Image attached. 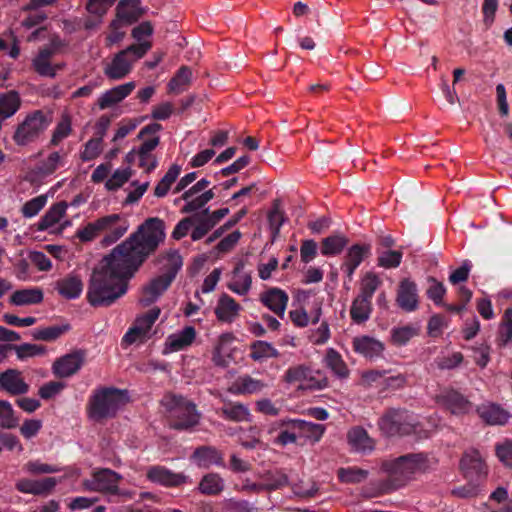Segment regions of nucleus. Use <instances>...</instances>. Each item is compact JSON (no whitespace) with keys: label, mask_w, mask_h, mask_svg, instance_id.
<instances>
[{"label":"nucleus","mask_w":512,"mask_h":512,"mask_svg":"<svg viewBox=\"0 0 512 512\" xmlns=\"http://www.w3.org/2000/svg\"><path fill=\"white\" fill-rule=\"evenodd\" d=\"M164 239V221L157 217L147 219L93 270L86 294L88 303L95 308L109 307L124 296L129 279Z\"/></svg>","instance_id":"obj_1"},{"label":"nucleus","mask_w":512,"mask_h":512,"mask_svg":"<svg viewBox=\"0 0 512 512\" xmlns=\"http://www.w3.org/2000/svg\"><path fill=\"white\" fill-rule=\"evenodd\" d=\"M427 468V458L422 453H410L382 463L388 479L381 483L380 494L389 493L404 486L416 473Z\"/></svg>","instance_id":"obj_2"},{"label":"nucleus","mask_w":512,"mask_h":512,"mask_svg":"<svg viewBox=\"0 0 512 512\" xmlns=\"http://www.w3.org/2000/svg\"><path fill=\"white\" fill-rule=\"evenodd\" d=\"M128 393L114 387H103L94 391L89 398L87 411L90 419L102 422L116 416L120 407L128 402Z\"/></svg>","instance_id":"obj_3"},{"label":"nucleus","mask_w":512,"mask_h":512,"mask_svg":"<svg viewBox=\"0 0 512 512\" xmlns=\"http://www.w3.org/2000/svg\"><path fill=\"white\" fill-rule=\"evenodd\" d=\"M170 428L187 431L198 425L200 413L196 405L181 395L169 394L163 399Z\"/></svg>","instance_id":"obj_4"},{"label":"nucleus","mask_w":512,"mask_h":512,"mask_svg":"<svg viewBox=\"0 0 512 512\" xmlns=\"http://www.w3.org/2000/svg\"><path fill=\"white\" fill-rule=\"evenodd\" d=\"M151 43L146 41L132 44L118 52L111 63L104 69V74L111 80H120L126 77L132 70L133 63L142 58L151 48Z\"/></svg>","instance_id":"obj_5"},{"label":"nucleus","mask_w":512,"mask_h":512,"mask_svg":"<svg viewBox=\"0 0 512 512\" xmlns=\"http://www.w3.org/2000/svg\"><path fill=\"white\" fill-rule=\"evenodd\" d=\"M50 123L51 119H49L43 111H33L18 124L12 137L13 141L19 146H25L35 142L49 127Z\"/></svg>","instance_id":"obj_6"},{"label":"nucleus","mask_w":512,"mask_h":512,"mask_svg":"<svg viewBox=\"0 0 512 512\" xmlns=\"http://www.w3.org/2000/svg\"><path fill=\"white\" fill-rule=\"evenodd\" d=\"M381 432L388 437L409 435L413 432V424L407 410L401 408L388 409L379 419Z\"/></svg>","instance_id":"obj_7"},{"label":"nucleus","mask_w":512,"mask_h":512,"mask_svg":"<svg viewBox=\"0 0 512 512\" xmlns=\"http://www.w3.org/2000/svg\"><path fill=\"white\" fill-rule=\"evenodd\" d=\"M63 45L62 41L55 37L49 45L41 47L37 55L32 59L33 70L41 77L55 78L52 58Z\"/></svg>","instance_id":"obj_8"},{"label":"nucleus","mask_w":512,"mask_h":512,"mask_svg":"<svg viewBox=\"0 0 512 512\" xmlns=\"http://www.w3.org/2000/svg\"><path fill=\"white\" fill-rule=\"evenodd\" d=\"M122 477L111 469H101L93 474L91 480L85 481L84 485L91 491H98L106 494L117 495L119 493V482Z\"/></svg>","instance_id":"obj_9"},{"label":"nucleus","mask_w":512,"mask_h":512,"mask_svg":"<svg viewBox=\"0 0 512 512\" xmlns=\"http://www.w3.org/2000/svg\"><path fill=\"white\" fill-rule=\"evenodd\" d=\"M147 478L153 483L170 488L192 483V479L184 473H176L160 465L151 466L147 471Z\"/></svg>","instance_id":"obj_10"},{"label":"nucleus","mask_w":512,"mask_h":512,"mask_svg":"<svg viewBox=\"0 0 512 512\" xmlns=\"http://www.w3.org/2000/svg\"><path fill=\"white\" fill-rule=\"evenodd\" d=\"M141 0H120L116 7V17L111 27H124L137 22L144 13L140 7Z\"/></svg>","instance_id":"obj_11"},{"label":"nucleus","mask_w":512,"mask_h":512,"mask_svg":"<svg viewBox=\"0 0 512 512\" xmlns=\"http://www.w3.org/2000/svg\"><path fill=\"white\" fill-rule=\"evenodd\" d=\"M437 400L453 415H464L472 409V403L462 393L453 388L444 389L437 396Z\"/></svg>","instance_id":"obj_12"},{"label":"nucleus","mask_w":512,"mask_h":512,"mask_svg":"<svg viewBox=\"0 0 512 512\" xmlns=\"http://www.w3.org/2000/svg\"><path fill=\"white\" fill-rule=\"evenodd\" d=\"M460 468L464 477L470 482H479L486 475L485 463L478 451L472 450L463 454Z\"/></svg>","instance_id":"obj_13"},{"label":"nucleus","mask_w":512,"mask_h":512,"mask_svg":"<svg viewBox=\"0 0 512 512\" xmlns=\"http://www.w3.org/2000/svg\"><path fill=\"white\" fill-rule=\"evenodd\" d=\"M84 363V353L74 351L58 358L52 366L53 374L58 378H68L76 374Z\"/></svg>","instance_id":"obj_14"},{"label":"nucleus","mask_w":512,"mask_h":512,"mask_svg":"<svg viewBox=\"0 0 512 512\" xmlns=\"http://www.w3.org/2000/svg\"><path fill=\"white\" fill-rule=\"evenodd\" d=\"M29 385L21 377L17 369H7L0 373V389L12 396L24 395L29 391Z\"/></svg>","instance_id":"obj_15"},{"label":"nucleus","mask_w":512,"mask_h":512,"mask_svg":"<svg viewBox=\"0 0 512 512\" xmlns=\"http://www.w3.org/2000/svg\"><path fill=\"white\" fill-rule=\"evenodd\" d=\"M418 302L416 283L409 279H403L397 290V305L406 312H412L418 308Z\"/></svg>","instance_id":"obj_16"},{"label":"nucleus","mask_w":512,"mask_h":512,"mask_svg":"<svg viewBox=\"0 0 512 512\" xmlns=\"http://www.w3.org/2000/svg\"><path fill=\"white\" fill-rule=\"evenodd\" d=\"M191 460L200 468H209L213 465L225 468L223 454L213 446L197 447L191 455Z\"/></svg>","instance_id":"obj_17"},{"label":"nucleus","mask_w":512,"mask_h":512,"mask_svg":"<svg viewBox=\"0 0 512 512\" xmlns=\"http://www.w3.org/2000/svg\"><path fill=\"white\" fill-rule=\"evenodd\" d=\"M57 483L58 481L54 477H46L41 480L22 478L16 482L15 488L21 493L40 496L49 494Z\"/></svg>","instance_id":"obj_18"},{"label":"nucleus","mask_w":512,"mask_h":512,"mask_svg":"<svg viewBox=\"0 0 512 512\" xmlns=\"http://www.w3.org/2000/svg\"><path fill=\"white\" fill-rule=\"evenodd\" d=\"M476 412L484 423L491 426L505 425L510 418V413L508 411L499 404L492 402L482 403L477 406Z\"/></svg>","instance_id":"obj_19"},{"label":"nucleus","mask_w":512,"mask_h":512,"mask_svg":"<svg viewBox=\"0 0 512 512\" xmlns=\"http://www.w3.org/2000/svg\"><path fill=\"white\" fill-rule=\"evenodd\" d=\"M171 284L172 282L162 275L153 278L146 286L143 287L142 296L139 300L140 304L144 307L152 305L170 287Z\"/></svg>","instance_id":"obj_20"},{"label":"nucleus","mask_w":512,"mask_h":512,"mask_svg":"<svg viewBox=\"0 0 512 512\" xmlns=\"http://www.w3.org/2000/svg\"><path fill=\"white\" fill-rule=\"evenodd\" d=\"M135 88V82H127L118 85L103 93L97 101L100 109H107L125 99Z\"/></svg>","instance_id":"obj_21"},{"label":"nucleus","mask_w":512,"mask_h":512,"mask_svg":"<svg viewBox=\"0 0 512 512\" xmlns=\"http://www.w3.org/2000/svg\"><path fill=\"white\" fill-rule=\"evenodd\" d=\"M288 299V295L279 288H270L260 296L261 302L279 317L284 316Z\"/></svg>","instance_id":"obj_22"},{"label":"nucleus","mask_w":512,"mask_h":512,"mask_svg":"<svg viewBox=\"0 0 512 512\" xmlns=\"http://www.w3.org/2000/svg\"><path fill=\"white\" fill-rule=\"evenodd\" d=\"M105 217H112V221L107 224V227L103 228V232L106 233L102 240V244L109 246L118 241L128 230L129 223L120 214H110Z\"/></svg>","instance_id":"obj_23"},{"label":"nucleus","mask_w":512,"mask_h":512,"mask_svg":"<svg viewBox=\"0 0 512 512\" xmlns=\"http://www.w3.org/2000/svg\"><path fill=\"white\" fill-rule=\"evenodd\" d=\"M352 344L355 352L368 359L378 358L384 351L383 343L369 336L356 337Z\"/></svg>","instance_id":"obj_24"},{"label":"nucleus","mask_w":512,"mask_h":512,"mask_svg":"<svg viewBox=\"0 0 512 512\" xmlns=\"http://www.w3.org/2000/svg\"><path fill=\"white\" fill-rule=\"evenodd\" d=\"M241 306L235 301L234 298L226 293H223L215 308V315L221 322L231 323L238 316Z\"/></svg>","instance_id":"obj_25"},{"label":"nucleus","mask_w":512,"mask_h":512,"mask_svg":"<svg viewBox=\"0 0 512 512\" xmlns=\"http://www.w3.org/2000/svg\"><path fill=\"white\" fill-rule=\"evenodd\" d=\"M348 443L358 452H371L375 447L374 440L369 436L368 432L361 426H355L348 431Z\"/></svg>","instance_id":"obj_26"},{"label":"nucleus","mask_w":512,"mask_h":512,"mask_svg":"<svg viewBox=\"0 0 512 512\" xmlns=\"http://www.w3.org/2000/svg\"><path fill=\"white\" fill-rule=\"evenodd\" d=\"M56 290L66 299H76L83 291V282L78 275L69 274L56 282Z\"/></svg>","instance_id":"obj_27"},{"label":"nucleus","mask_w":512,"mask_h":512,"mask_svg":"<svg viewBox=\"0 0 512 512\" xmlns=\"http://www.w3.org/2000/svg\"><path fill=\"white\" fill-rule=\"evenodd\" d=\"M224 488V479L215 472L205 474L197 486V490L206 496H217L223 492Z\"/></svg>","instance_id":"obj_28"},{"label":"nucleus","mask_w":512,"mask_h":512,"mask_svg":"<svg viewBox=\"0 0 512 512\" xmlns=\"http://www.w3.org/2000/svg\"><path fill=\"white\" fill-rule=\"evenodd\" d=\"M158 262H164L163 264V277L170 282H173L178 272L182 268L183 259L177 250H170L165 255L158 259Z\"/></svg>","instance_id":"obj_29"},{"label":"nucleus","mask_w":512,"mask_h":512,"mask_svg":"<svg viewBox=\"0 0 512 512\" xmlns=\"http://www.w3.org/2000/svg\"><path fill=\"white\" fill-rule=\"evenodd\" d=\"M259 478L265 491H275L289 485L288 475L281 469L267 470Z\"/></svg>","instance_id":"obj_30"},{"label":"nucleus","mask_w":512,"mask_h":512,"mask_svg":"<svg viewBox=\"0 0 512 512\" xmlns=\"http://www.w3.org/2000/svg\"><path fill=\"white\" fill-rule=\"evenodd\" d=\"M67 203L65 201H60L53 204L49 210L41 217L37 226L38 230L45 231L48 228L54 226L58 223L61 218L65 215L67 210Z\"/></svg>","instance_id":"obj_31"},{"label":"nucleus","mask_w":512,"mask_h":512,"mask_svg":"<svg viewBox=\"0 0 512 512\" xmlns=\"http://www.w3.org/2000/svg\"><path fill=\"white\" fill-rule=\"evenodd\" d=\"M43 301V292L40 288H28L15 291L10 302L16 306L39 304Z\"/></svg>","instance_id":"obj_32"},{"label":"nucleus","mask_w":512,"mask_h":512,"mask_svg":"<svg viewBox=\"0 0 512 512\" xmlns=\"http://www.w3.org/2000/svg\"><path fill=\"white\" fill-rule=\"evenodd\" d=\"M250 358L256 362H262L269 358L279 357V351L269 342L256 340L250 344Z\"/></svg>","instance_id":"obj_33"},{"label":"nucleus","mask_w":512,"mask_h":512,"mask_svg":"<svg viewBox=\"0 0 512 512\" xmlns=\"http://www.w3.org/2000/svg\"><path fill=\"white\" fill-rule=\"evenodd\" d=\"M219 414L224 419L234 422L249 421L250 418V411L248 407L242 403H225L221 407Z\"/></svg>","instance_id":"obj_34"},{"label":"nucleus","mask_w":512,"mask_h":512,"mask_svg":"<svg viewBox=\"0 0 512 512\" xmlns=\"http://www.w3.org/2000/svg\"><path fill=\"white\" fill-rule=\"evenodd\" d=\"M372 313V301L357 296L350 308V317L356 324L365 323Z\"/></svg>","instance_id":"obj_35"},{"label":"nucleus","mask_w":512,"mask_h":512,"mask_svg":"<svg viewBox=\"0 0 512 512\" xmlns=\"http://www.w3.org/2000/svg\"><path fill=\"white\" fill-rule=\"evenodd\" d=\"M112 219V217H100L94 222H89L85 227L77 230L76 236L82 242L92 241L103 232V228L107 227V224H109Z\"/></svg>","instance_id":"obj_36"},{"label":"nucleus","mask_w":512,"mask_h":512,"mask_svg":"<svg viewBox=\"0 0 512 512\" xmlns=\"http://www.w3.org/2000/svg\"><path fill=\"white\" fill-rule=\"evenodd\" d=\"M21 99L15 90L0 94V117L3 119L13 116L20 108Z\"/></svg>","instance_id":"obj_37"},{"label":"nucleus","mask_w":512,"mask_h":512,"mask_svg":"<svg viewBox=\"0 0 512 512\" xmlns=\"http://www.w3.org/2000/svg\"><path fill=\"white\" fill-rule=\"evenodd\" d=\"M349 239L343 234H334L324 238L321 242V254L333 256L342 252L348 244Z\"/></svg>","instance_id":"obj_38"},{"label":"nucleus","mask_w":512,"mask_h":512,"mask_svg":"<svg viewBox=\"0 0 512 512\" xmlns=\"http://www.w3.org/2000/svg\"><path fill=\"white\" fill-rule=\"evenodd\" d=\"M181 173V166L173 164L170 166L166 174L158 182L154 189V195L158 198L165 197L171 188V185L176 181Z\"/></svg>","instance_id":"obj_39"},{"label":"nucleus","mask_w":512,"mask_h":512,"mask_svg":"<svg viewBox=\"0 0 512 512\" xmlns=\"http://www.w3.org/2000/svg\"><path fill=\"white\" fill-rule=\"evenodd\" d=\"M195 336V328L192 326H187L179 334L171 335L168 338L169 347L173 351L182 350L194 341Z\"/></svg>","instance_id":"obj_40"},{"label":"nucleus","mask_w":512,"mask_h":512,"mask_svg":"<svg viewBox=\"0 0 512 512\" xmlns=\"http://www.w3.org/2000/svg\"><path fill=\"white\" fill-rule=\"evenodd\" d=\"M370 254L371 246L369 244H354L348 249L344 263L358 268L362 261Z\"/></svg>","instance_id":"obj_41"},{"label":"nucleus","mask_w":512,"mask_h":512,"mask_svg":"<svg viewBox=\"0 0 512 512\" xmlns=\"http://www.w3.org/2000/svg\"><path fill=\"white\" fill-rule=\"evenodd\" d=\"M192 71L188 66H182L176 72L174 77L168 83L169 92L179 94L183 92L189 84Z\"/></svg>","instance_id":"obj_42"},{"label":"nucleus","mask_w":512,"mask_h":512,"mask_svg":"<svg viewBox=\"0 0 512 512\" xmlns=\"http://www.w3.org/2000/svg\"><path fill=\"white\" fill-rule=\"evenodd\" d=\"M325 361L327 366L339 378H346L349 375V370L346 363L343 361L341 355L333 348L327 351Z\"/></svg>","instance_id":"obj_43"},{"label":"nucleus","mask_w":512,"mask_h":512,"mask_svg":"<svg viewBox=\"0 0 512 512\" xmlns=\"http://www.w3.org/2000/svg\"><path fill=\"white\" fill-rule=\"evenodd\" d=\"M19 424V418L10 402L0 399V427L3 429H14Z\"/></svg>","instance_id":"obj_44"},{"label":"nucleus","mask_w":512,"mask_h":512,"mask_svg":"<svg viewBox=\"0 0 512 512\" xmlns=\"http://www.w3.org/2000/svg\"><path fill=\"white\" fill-rule=\"evenodd\" d=\"M69 329L70 326L68 324L61 326H48L34 330L32 336L35 340L50 342L58 339L62 334L67 332Z\"/></svg>","instance_id":"obj_45"},{"label":"nucleus","mask_w":512,"mask_h":512,"mask_svg":"<svg viewBox=\"0 0 512 512\" xmlns=\"http://www.w3.org/2000/svg\"><path fill=\"white\" fill-rule=\"evenodd\" d=\"M192 218H194V224H196L191 232V239L193 241L202 239L211 229L215 227L202 211L193 215Z\"/></svg>","instance_id":"obj_46"},{"label":"nucleus","mask_w":512,"mask_h":512,"mask_svg":"<svg viewBox=\"0 0 512 512\" xmlns=\"http://www.w3.org/2000/svg\"><path fill=\"white\" fill-rule=\"evenodd\" d=\"M382 281L374 273H367L361 283L360 293L358 296L372 301L373 295L381 285Z\"/></svg>","instance_id":"obj_47"},{"label":"nucleus","mask_w":512,"mask_h":512,"mask_svg":"<svg viewBox=\"0 0 512 512\" xmlns=\"http://www.w3.org/2000/svg\"><path fill=\"white\" fill-rule=\"evenodd\" d=\"M368 476V471L357 467L340 468L338 478L343 483H360Z\"/></svg>","instance_id":"obj_48"},{"label":"nucleus","mask_w":512,"mask_h":512,"mask_svg":"<svg viewBox=\"0 0 512 512\" xmlns=\"http://www.w3.org/2000/svg\"><path fill=\"white\" fill-rule=\"evenodd\" d=\"M237 389L242 394H253L263 390L266 386L261 380L252 378L249 375L239 377L236 382Z\"/></svg>","instance_id":"obj_49"},{"label":"nucleus","mask_w":512,"mask_h":512,"mask_svg":"<svg viewBox=\"0 0 512 512\" xmlns=\"http://www.w3.org/2000/svg\"><path fill=\"white\" fill-rule=\"evenodd\" d=\"M416 335H418V329L411 325H406L394 328L391 337L393 344L404 346Z\"/></svg>","instance_id":"obj_50"},{"label":"nucleus","mask_w":512,"mask_h":512,"mask_svg":"<svg viewBox=\"0 0 512 512\" xmlns=\"http://www.w3.org/2000/svg\"><path fill=\"white\" fill-rule=\"evenodd\" d=\"M402 256V252L396 250H386L379 252L377 264L378 266L386 269L397 268L402 261Z\"/></svg>","instance_id":"obj_51"},{"label":"nucleus","mask_w":512,"mask_h":512,"mask_svg":"<svg viewBox=\"0 0 512 512\" xmlns=\"http://www.w3.org/2000/svg\"><path fill=\"white\" fill-rule=\"evenodd\" d=\"M215 197L214 188L205 191L200 196L188 201L181 209L182 213H192L202 209L210 200Z\"/></svg>","instance_id":"obj_52"},{"label":"nucleus","mask_w":512,"mask_h":512,"mask_svg":"<svg viewBox=\"0 0 512 512\" xmlns=\"http://www.w3.org/2000/svg\"><path fill=\"white\" fill-rule=\"evenodd\" d=\"M46 203H47L46 195L36 196V197L32 198L31 200L27 201L23 205V207L21 209L22 215L25 218L34 217L44 208Z\"/></svg>","instance_id":"obj_53"},{"label":"nucleus","mask_w":512,"mask_h":512,"mask_svg":"<svg viewBox=\"0 0 512 512\" xmlns=\"http://www.w3.org/2000/svg\"><path fill=\"white\" fill-rule=\"evenodd\" d=\"M116 0H87L86 10L89 14L102 19Z\"/></svg>","instance_id":"obj_54"},{"label":"nucleus","mask_w":512,"mask_h":512,"mask_svg":"<svg viewBox=\"0 0 512 512\" xmlns=\"http://www.w3.org/2000/svg\"><path fill=\"white\" fill-rule=\"evenodd\" d=\"M132 173L129 168L117 169L111 177L106 181L105 187L109 191H116L122 187L131 177Z\"/></svg>","instance_id":"obj_55"},{"label":"nucleus","mask_w":512,"mask_h":512,"mask_svg":"<svg viewBox=\"0 0 512 512\" xmlns=\"http://www.w3.org/2000/svg\"><path fill=\"white\" fill-rule=\"evenodd\" d=\"M276 429H283L284 431H287L290 434L297 435V438H298L301 435L302 420L301 419H291V418L281 419L272 424L270 431H273Z\"/></svg>","instance_id":"obj_56"},{"label":"nucleus","mask_w":512,"mask_h":512,"mask_svg":"<svg viewBox=\"0 0 512 512\" xmlns=\"http://www.w3.org/2000/svg\"><path fill=\"white\" fill-rule=\"evenodd\" d=\"M160 315V309L155 307L146 312L145 314L136 318L134 324L138 326L144 334H148L155 321Z\"/></svg>","instance_id":"obj_57"},{"label":"nucleus","mask_w":512,"mask_h":512,"mask_svg":"<svg viewBox=\"0 0 512 512\" xmlns=\"http://www.w3.org/2000/svg\"><path fill=\"white\" fill-rule=\"evenodd\" d=\"M71 131V120L68 116H64L53 131L51 145L57 146L64 138L70 135Z\"/></svg>","instance_id":"obj_58"},{"label":"nucleus","mask_w":512,"mask_h":512,"mask_svg":"<svg viewBox=\"0 0 512 512\" xmlns=\"http://www.w3.org/2000/svg\"><path fill=\"white\" fill-rule=\"evenodd\" d=\"M12 350L16 351L17 357L23 360L26 357H33L43 355L46 352V348L41 345L24 343L22 345H13Z\"/></svg>","instance_id":"obj_59"},{"label":"nucleus","mask_w":512,"mask_h":512,"mask_svg":"<svg viewBox=\"0 0 512 512\" xmlns=\"http://www.w3.org/2000/svg\"><path fill=\"white\" fill-rule=\"evenodd\" d=\"M324 432V425L302 420V430L300 437H306L317 442L321 439Z\"/></svg>","instance_id":"obj_60"},{"label":"nucleus","mask_w":512,"mask_h":512,"mask_svg":"<svg viewBox=\"0 0 512 512\" xmlns=\"http://www.w3.org/2000/svg\"><path fill=\"white\" fill-rule=\"evenodd\" d=\"M309 375V368L305 365H298L290 367L284 375V379L287 383H304L305 379Z\"/></svg>","instance_id":"obj_61"},{"label":"nucleus","mask_w":512,"mask_h":512,"mask_svg":"<svg viewBox=\"0 0 512 512\" xmlns=\"http://www.w3.org/2000/svg\"><path fill=\"white\" fill-rule=\"evenodd\" d=\"M102 140L98 138H91L86 142L84 151L81 153L83 161H91L98 157L102 151Z\"/></svg>","instance_id":"obj_62"},{"label":"nucleus","mask_w":512,"mask_h":512,"mask_svg":"<svg viewBox=\"0 0 512 512\" xmlns=\"http://www.w3.org/2000/svg\"><path fill=\"white\" fill-rule=\"evenodd\" d=\"M495 452L500 462L512 469V441L507 439L497 444Z\"/></svg>","instance_id":"obj_63"},{"label":"nucleus","mask_w":512,"mask_h":512,"mask_svg":"<svg viewBox=\"0 0 512 512\" xmlns=\"http://www.w3.org/2000/svg\"><path fill=\"white\" fill-rule=\"evenodd\" d=\"M499 333L502 345H506L512 341V308H508L505 311Z\"/></svg>","instance_id":"obj_64"}]
</instances>
